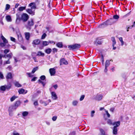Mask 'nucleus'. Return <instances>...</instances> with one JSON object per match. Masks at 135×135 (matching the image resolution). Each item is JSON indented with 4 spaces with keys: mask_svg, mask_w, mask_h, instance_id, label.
Listing matches in <instances>:
<instances>
[{
    "mask_svg": "<svg viewBox=\"0 0 135 135\" xmlns=\"http://www.w3.org/2000/svg\"><path fill=\"white\" fill-rule=\"evenodd\" d=\"M80 47V45L79 44H75L73 45H70L68 46V48L70 50L77 49Z\"/></svg>",
    "mask_w": 135,
    "mask_h": 135,
    "instance_id": "obj_1",
    "label": "nucleus"
},
{
    "mask_svg": "<svg viewBox=\"0 0 135 135\" xmlns=\"http://www.w3.org/2000/svg\"><path fill=\"white\" fill-rule=\"evenodd\" d=\"M26 7H21L19 8V10L20 11H22L23 10L25 9Z\"/></svg>",
    "mask_w": 135,
    "mask_h": 135,
    "instance_id": "obj_46",
    "label": "nucleus"
},
{
    "mask_svg": "<svg viewBox=\"0 0 135 135\" xmlns=\"http://www.w3.org/2000/svg\"><path fill=\"white\" fill-rule=\"evenodd\" d=\"M16 108H17L14 106H11L9 108V114L11 116L12 115V112L14 110H15Z\"/></svg>",
    "mask_w": 135,
    "mask_h": 135,
    "instance_id": "obj_4",
    "label": "nucleus"
},
{
    "mask_svg": "<svg viewBox=\"0 0 135 135\" xmlns=\"http://www.w3.org/2000/svg\"><path fill=\"white\" fill-rule=\"evenodd\" d=\"M49 44V42L47 41H43L42 42V44L44 46H46Z\"/></svg>",
    "mask_w": 135,
    "mask_h": 135,
    "instance_id": "obj_39",
    "label": "nucleus"
},
{
    "mask_svg": "<svg viewBox=\"0 0 135 135\" xmlns=\"http://www.w3.org/2000/svg\"><path fill=\"white\" fill-rule=\"evenodd\" d=\"M51 98L54 100H56L57 98V97L56 93L54 91L51 92Z\"/></svg>",
    "mask_w": 135,
    "mask_h": 135,
    "instance_id": "obj_6",
    "label": "nucleus"
},
{
    "mask_svg": "<svg viewBox=\"0 0 135 135\" xmlns=\"http://www.w3.org/2000/svg\"><path fill=\"white\" fill-rule=\"evenodd\" d=\"M60 62L65 65H67L68 64V62L64 58L61 59L60 60Z\"/></svg>",
    "mask_w": 135,
    "mask_h": 135,
    "instance_id": "obj_20",
    "label": "nucleus"
},
{
    "mask_svg": "<svg viewBox=\"0 0 135 135\" xmlns=\"http://www.w3.org/2000/svg\"><path fill=\"white\" fill-rule=\"evenodd\" d=\"M36 52H33L32 53L31 55L32 56H36Z\"/></svg>",
    "mask_w": 135,
    "mask_h": 135,
    "instance_id": "obj_61",
    "label": "nucleus"
},
{
    "mask_svg": "<svg viewBox=\"0 0 135 135\" xmlns=\"http://www.w3.org/2000/svg\"><path fill=\"white\" fill-rule=\"evenodd\" d=\"M0 89L2 91H5L6 90L5 85L1 86L0 87Z\"/></svg>",
    "mask_w": 135,
    "mask_h": 135,
    "instance_id": "obj_43",
    "label": "nucleus"
},
{
    "mask_svg": "<svg viewBox=\"0 0 135 135\" xmlns=\"http://www.w3.org/2000/svg\"><path fill=\"white\" fill-rule=\"evenodd\" d=\"M18 39L19 41L21 42H23V39L22 37L21 36H19V35H17Z\"/></svg>",
    "mask_w": 135,
    "mask_h": 135,
    "instance_id": "obj_30",
    "label": "nucleus"
},
{
    "mask_svg": "<svg viewBox=\"0 0 135 135\" xmlns=\"http://www.w3.org/2000/svg\"><path fill=\"white\" fill-rule=\"evenodd\" d=\"M12 78V74L11 73H8L7 76H6V78L7 79H11Z\"/></svg>",
    "mask_w": 135,
    "mask_h": 135,
    "instance_id": "obj_23",
    "label": "nucleus"
},
{
    "mask_svg": "<svg viewBox=\"0 0 135 135\" xmlns=\"http://www.w3.org/2000/svg\"><path fill=\"white\" fill-rule=\"evenodd\" d=\"M16 22L17 24H19L20 22L21 18L20 17V14L17 13L16 14Z\"/></svg>",
    "mask_w": 135,
    "mask_h": 135,
    "instance_id": "obj_10",
    "label": "nucleus"
},
{
    "mask_svg": "<svg viewBox=\"0 0 135 135\" xmlns=\"http://www.w3.org/2000/svg\"><path fill=\"white\" fill-rule=\"evenodd\" d=\"M25 35L26 39L27 40H29L30 36V33L29 32H25Z\"/></svg>",
    "mask_w": 135,
    "mask_h": 135,
    "instance_id": "obj_16",
    "label": "nucleus"
},
{
    "mask_svg": "<svg viewBox=\"0 0 135 135\" xmlns=\"http://www.w3.org/2000/svg\"><path fill=\"white\" fill-rule=\"evenodd\" d=\"M111 40L113 42V45L114 46L116 44V42L115 39V38L114 37H113L111 38Z\"/></svg>",
    "mask_w": 135,
    "mask_h": 135,
    "instance_id": "obj_29",
    "label": "nucleus"
},
{
    "mask_svg": "<svg viewBox=\"0 0 135 135\" xmlns=\"http://www.w3.org/2000/svg\"><path fill=\"white\" fill-rule=\"evenodd\" d=\"M95 113L94 110H92L91 111V117H93L94 115V113Z\"/></svg>",
    "mask_w": 135,
    "mask_h": 135,
    "instance_id": "obj_53",
    "label": "nucleus"
},
{
    "mask_svg": "<svg viewBox=\"0 0 135 135\" xmlns=\"http://www.w3.org/2000/svg\"><path fill=\"white\" fill-rule=\"evenodd\" d=\"M6 19L7 21L10 22L11 21V18L10 16H7L6 17Z\"/></svg>",
    "mask_w": 135,
    "mask_h": 135,
    "instance_id": "obj_36",
    "label": "nucleus"
},
{
    "mask_svg": "<svg viewBox=\"0 0 135 135\" xmlns=\"http://www.w3.org/2000/svg\"><path fill=\"white\" fill-rule=\"evenodd\" d=\"M100 132V133L98 134V135H108L106 134L102 128H100L99 129Z\"/></svg>",
    "mask_w": 135,
    "mask_h": 135,
    "instance_id": "obj_12",
    "label": "nucleus"
},
{
    "mask_svg": "<svg viewBox=\"0 0 135 135\" xmlns=\"http://www.w3.org/2000/svg\"><path fill=\"white\" fill-rule=\"evenodd\" d=\"M78 103V102L77 100L73 101L72 102V104L74 106H76Z\"/></svg>",
    "mask_w": 135,
    "mask_h": 135,
    "instance_id": "obj_41",
    "label": "nucleus"
},
{
    "mask_svg": "<svg viewBox=\"0 0 135 135\" xmlns=\"http://www.w3.org/2000/svg\"><path fill=\"white\" fill-rule=\"evenodd\" d=\"M38 69V67H37L34 68L32 70L31 73L32 74H33Z\"/></svg>",
    "mask_w": 135,
    "mask_h": 135,
    "instance_id": "obj_37",
    "label": "nucleus"
},
{
    "mask_svg": "<svg viewBox=\"0 0 135 135\" xmlns=\"http://www.w3.org/2000/svg\"><path fill=\"white\" fill-rule=\"evenodd\" d=\"M107 25H112L115 22L113 18H110L105 21Z\"/></svg>",
    "mask_w": 135,
    "mask_h": 135,
    "instance_id": "obj_5",
    "label": "nucleus"
},
{
    "mask_svg": "<svg viewBox=\"0 0 135 135\" xmlns=\"http://www.w3.org/2000/svg\"><path fill=\"white\" fill-rule=\"evenodd\" d=\"M49 72L51 76L54 75L56 73V71L54 68L50 69Z\"/></svg>",
    "mask_w": 135,
    "mask_h": 135,
    "instance_id": "obj_9",
    "label": "nucleus"
},
{
    "mask_svg": "<svg viewBox=\"0 0 135 135\" xmlns=\"http://www.w3.org/2000/svg\"><path fill=\"white\" fill-rule=\"evenodd\" d=\"M22 114L23 116L24 117H26L28 115V112L27 111H25L23 112Z\"/></svg>",
    "mask_w": 135,
    "mask_h": 135,
    "instance_id": "obj_35",
    "label": "nucleus"
},
{
    "mask_svg": "<svg viewBox=\"0 0 135 135\" xmlns=\"http://www.w3.org/2000/svg\"><path fill=\"white\" fill-rule=\"evenodd\" d=\"M40 41L39 39H36L33 41L32 44L35 45H38L40 43Z\"/></svg>",
    "mask_w": 135,
    "mask_h": 135,
    "instance_id": "obj_13",
    "label": "nucleus"
},
{
    "mask_svg": "<svg viewBox=\"0 0 135 135\" xmlns=\"http://www.w3.org/2000/svg\"><path fill=\"white\" fill-rule=\"evenodd\" d=\"M32 9H28L26 10V11L32 16H33L35 14V11H33Z\"/></svg>",
    "mask_w": 135,
    "mask_h": 135,
    "instance_id": "obj_7",
    "label": "nucleus"
},
{
    "mask_svg": "<svg viewBox=\"0 0 135 135\" xmlns=\"http://www.w3.org/2000/svg\"><path fill=\"white\" fill-rule=\"evenodd\" d=\"M107 124L109 125H113V123H112V120L110 119H108L107 120Z\"/></svg>",
    "mask_w": 135,
    "mask_h": 135,
    "instance_id": "obj_33",
    "label": "nucleus"
},
{
    "mask_svg": "<svg viewBox=\"0 0 135 135\" xmlns=\"http://www.w3.org/2000/svg\"><path fill=\"white\" fill-rule=\"evenodd\" d=\"M38 81L40 83H41L44 87L45 86L46 84V83L45 82H43L40 79H39L38 80Z\"/></svg>",
    "mask_w": 135,
    "mask_h": 135,
    "instance_id": "obj_42",
    "label": "nucleus"
},
{
    "mask_svg": "<svg viewBox=\"0 0 135 135\" xmlns=\"http://www.w3.org/2000/svg\"><path fill=\"white\" fill-rule=\"evenodd\" d=\"M40 79L42 80H44L45 79L46 77L45 75H42L40 77Z\"/></svg>",
    "mask_w": 135,
    "mask_h": 135,
    "instance_id": "obj_55",
    "label": "nucleus"
},
{
    "mask_svg": "<svg viewBox=\"0 0 135 135\" xmlns=\"http://www.w3.org/2000/svg\"><path fill=\"white\" fill-rule=\"evenodd\" d=\"M56 45L59 48H62L63 47V44L62 42H58Z\"/></svg>",
    "mask_w": 135,
    "mask_h": 135,
    "instance_id": "obj_26",
    "label": "nucleus"
},
{
    "mask_svg": "<svg viewBox=\"0 0 135 135\" xmlns=\"http://www.w3.org/2000/svg\"><path fill=\"white\" fill-rule=\"evenodd\" d=\"M26 90L23 89H21L18 90V92L19 94H25L27 93V91Z\"/></svg>",
    "mask_w": 135,
    "mask_h": 135,
    "instance_id": "obj_14",
    "label": "nucleus"
},
{
    "mask_svg": "<svg viewBox=\"0 0 135 135\" xmlns=\"http://www.w3.org/2000/svg\"><path fill=\"white\" fill-rule=\"evenodd\" d=\"M15 85L17 87H20L22 86L21 84H20L18 82H16L15 83Z\"/></svg>",
    "mask_w": 135,
    "mask_h": 135,
    "instance_id": "obj_32",
    "label": "nucleus"
},
{
    "mask_svg": "<svg viewBox=\"0 0 135 135\" xmlns=\"http://www.w3.org/2000/svg\"><path fill=\"white\" fill-rule=\"evenodd\" d=\"M10 63V61H9V59H8L7 61H5L4 62V65H5L7 64H9Z\"/></svg>",
    "mask_w": 135,
    "mask_h": 135,
    "instance_id": "obj_47",
    "label": "nucleus"
},
{
    "mask_svg": "<svg viewBox=\"0 0 135 135\" xmlns=\"http://www.w3.org/2000/svg\"><path fill=\"white\" fill-rule=\"evenodd\" d=\"M113 135H115L117 134L118 130L117 128L114 127L113 128Z\"/></svg>",
    "mask_w": 135,
    "mask_h": 135,
    "instance_id": "obj_15",
    "label": "nucleus"
},
{
    "mask_svg": "<svg viewBox=\"0 0 135 135\" xmlns=\"http://www.w3.org/2000/svg\"><path fill=\"white\" fill-rule=\"evenodd\" d=\"M135 27V21H134V23H133V25L132 26V27H131V28H130V27H128V28H127V31H129V30H128V29H130V28H131L132 27Z\"/></svg>",
    "mask_w": 135,
    "mask_h": 135,
    "instance_id": "obj_50",
    "label": "nucleus"
},
{
    "mask_svg": "<svg viewBox=\"0 0 135 135\" xmlns=\"http://www.w3.org/2000/svg\"><path fill=\"white\" fill-rule=\"evenodd\" d=\"M75 131H73L70 133L69 135H75Z\"/></svg>",
    "mask_w": 135,
    "mask_h": 135,
    "instance_id": "obj_62",
    "label": "nucleus"
},
{
    "mask_svg": "<svg viewBox=\"0 0 135 135\" xmlns=\"http://www.w3.org/2000/svg\"><path fill=\"white\" fill-rule=\"evenodd\" d=\"M110 61H113V60H112L111 59L110 60H107L105 62V67H108L110 65Z\"/></svg>",
    "mask_w": 135,
    "mask_h": 135,
    "instance_id": "obj_17",
    "label": "nucleus"
},
{
    "mask_svg": "<svg viewBox=\"0 0 135 135\" xmlns=\"http://www.w3.org/2000/svg\"><path fill=\"white\" fill-rule=\"evenodd\" d=\"M120 122L117 121V122H115L113 124V125L115 126L114 127H116L117 128V127H119L120 125Z\"/></svg>",
    "mask_w": 135,
    "mask_h": 135,
    "instance_id": "obj_19",
    "label": "nucleus"
},
{
    "mask_svg": "<svg viewBox=\"0 0 135 135\" xmlns=\"http://www.w3.org/2000/svg\"><path fill=\"white\" fill-rule=\"evenodd\" d=\"M119 40L121 43V45L123 46L124 44V42L123 40V38L122 37H120L119 38Z\"/></svg>",
    "mask_w": 135,
    "mask_h": 135,
    "instance_id": "obj_40",
    "label": "nucleus"
},
{
    "mask_svg": "<svg viewBox=\"0 0 135 135\" xmlns=\"http://www.w3.org/2000/svg\"><path fill=\"white\" fill-rule=\"evenodd\" d=\"M96 43L99 45L101 44L102 43V42L101 41V40H100L98 38L97 39L95 42V44H96Z\"/></svg>",
    "mask_w": 135,
    "mask_h": 135,
    "instance_id": "obj_27",
    "label": "nucleus"
},
{
    "mask_svg": "<svg viewBox=\"0 0 135 135\" xmlns=\"http://www.w3.org/2000/svg\"><path fill=\"white\" fill-rule=\"evenodd\" d=\"M6 44L4 42H1L0 43V45L2 47H3L5 46L6 45Z\"/></svg>",
    "mask_w": 135,
    "mask_h": 135,
    "instance_id": "obj_48",
    "label": "nucleus"
},
{
    "mask_svg": "<svg viewBox=\"0 0 135 135\" xmlns=\"http://www.w3.org/2000/svg\"><path fill=\"white\" fill-rule=\"evenodd\" d=\"M10 39L12 41H13L14 42H16V40L13 37H11Z\"/></svg>",
    "mask_w": 135,
    "mask_h": 135,
    "instance_id": "obj_57",
    "label": "nucleus"
},
{
    "mask_svg": "<svg viewBox=\"0 0 135 135\" xmlns=\"http://www.w3.org/2000/svg\"><path fill=\"white\" fill-rule=\"evenodd\" d=\"M57 49L54 48L52 49V52L54 53L56 52L57 51Z\"/></svg>",
    "mask_w": 135,
    "mask_h": 135,
    "instance_id": "obj_58",
    "label": "nucleus"
},
{
    "mask_svg": "<svg viewBox=\"0 0 135 135\" xmlns=\"http://www.w3.org/2000/svg\"><path fill=\"white\" fill-rule=\"evenodd\" d=\"M107 26L106 22H105L102 23L98 26V27L100 28H103Z\"/></svg>",
    "mask_w": 135,
    "mask_h": 135,
    "instance_id": "obj_11",
    "label": "nucleus"
},
{
    "mask_svg": "<svg viewBox=\"0 0 135 135\" xmlns=\"http://www.w3.org/2000/svg\"><path fill=\"white\" fill-rule=\"evenodd\" d=\"M37 78L36 77H34L33 79H32L31 80V81H35L36 80Z\"/></svg>",
    "mask_w": 135,
    "mask_h": 135,
    "instance_id": "obj_64",
    "label": "nucleus"
},
{
    "mask_svg": "<svg viewBox=\"0 0 135 135\" xmlns=\"http://www.w3.org/2000/svg\"><path fill=\"white\" fill-rule=\"evenodd\" d=\"M4 78V77L2 73L0 72V79H3Z\"/></svg>",
    "mask_w": 135,
    "mask_h": 135,
    "instance_id": "obj_54",
    "label": "nucleus"
},
{
    "mask_svg": "<svg viewBox=\"0 0 135 135\" xmlns=\"http://www.w3.org/2000/svg\"><path fill=\"white\" fill-rule=\"evenodd\" d=\"M84 95H82L81 96L79 100L80 101H82L84 99L85 97Z\"/></svg>",
    "mask_w": 135,
    "mask_h": 135,
    "instance_id": "obj_49",
    "label": "nucleus"
},
{
    "mask_svg": "<svg viewBox=\"0 0 135 135\" xmlns=\"http://www.w3.org/2000/svg\"><path fill=\"white\" fill-rule=\"evenodd\" d=\"M9 51V49H5L4 50V52L5 54H6Z\"/></svg>",
    "mask_w": 135,
    "mask_h": 135,
    "instance_id": "obj_59",
    "label": "nucleus"
},
{
    "mask_svg": "<svg viewBox=\"0 0 135 135\" xmlns=\"http://www.w3.org/2000/svg\"><path fill=\"white\" fill-rule=\"evenodd\" d=\"M44 55V54L41 51H38L37 54L36 55V56H43Z\"/></svg>",
    "mask_w": 135,
    "mask_h": 135,
    "instance_id": "obj_21",
    "label": "nucleus"
},
{
    "mask_svg": "<svg viewBox=\"0 0 135 135\" xmlns=\"http://www.w3.org/2000/svg\"><path fill=\"white\" fill-rule=\"evenodd\" d=\"M10 6L9 4H7L6 5V8H5L4 11H5L6 10H8V9H9V8H10Z\"/></svg>",
    "mask_w": 135,
    "mask_h": 135,
    "instance_id": "obj_38",
    "label": "nucleus"
},
{
    "mask_svg": "<svg viewBox=\"0 0 135 135\" xmlns=\"http://www.w3.org/2000/svg\"><path fill=\"white\" fill-rule=\"evenodd\" d=\"M105 112L106 113V114L107 115V117L108 118H109L110 117V115L108 113V112L107 110H105Z\"/></svg>",
    "mask_w": 135,
    "mask_h": 135,
    "instance_id": "obj_52",
    "label": "nucleus"
},
{
    "mask_svg": "<svg viewBox=\"0 0 135 135\" xmlns=\"http://www.w3.org/2000/svg\"><path fill=\"white\" fill-rule=\"evenodd\" d=\"M34 24V22L33 19H31L28 20L27 23L26 25V27L27 28L29 29H31V27L33 26Z\"/></svg>",
    "mask_w": 135,
    "mask_h": 135,
    "instance_id": "obj_3",
    "label": "nucleus"
},
{
    "mask_svg": "<svg viewBox=\"0 0 135 135\" xmlns=\"http://www.w3.org/2000/svg\"><path fill=\"white\" fill-rule=\"evenodd\" d=\"M46 36V34L45 33H44L42 35L41 38L42 39H44Z\"/></svg>",
    "mask_w": 135,
    "mask_h": 135,
    "instance_id": "obj_51",
    "label": "nucleus"
},
{
    "mask_svg": "<svg viewBox=\"0 0 135 135\" xmlns=\"http://www.w3.org/2000/svg\"><path fill=\"white\" fill-rule=\"evenodd\" d=\"M12 53H10L9 54L3 56V57L6 56L7 57H8L9 58V59L12 58Z\"/></svg>",
    "mask_w": 135,
    "mask_h": 135,
    "instance_id": "obj_31",
    "label": "nucleus"
},
{
    "mask_svg": "<svg viewBox=\"0 0 135 135\" xmlns=\"http://www.w3.org/2000/svg\"><path fill=\"white\" fill-rule=\"evenodd\" d=\"M29 18V16L26 13H23L21 15V20H22L23 22H25L27 21Z\"/></svg>",
    "mask_w": 135,
    "mask_h": 135,
    "instance_id": "obj_2",
    "label": "nucleus"
},
{
    "mask_svg": "<svg viewBox=\"0 0 135 135\" xmlns=\"http://www.w3.org/2000/svg\"><path fill=\"white\" fill-rule=\"evenodd\" d=\"M33 104L35 106H37L38 105V103L37 101H35L34 102Z\"/></svg>",
    "mask_w": 135,
    "mask_h": 135,
    "instance_id": "obj_63",
    "label": "nucleus"
},
{
    "mask_svg": "<svg viewBox=\"0 0 135 135\" xmlns=\"http://www.w3.org/2000/svg\"><path fill=\"white\" fill-rule=\"evenodd\" d=\"M13 135H20L19 133L17 132L16 131H14L13 132Z\"/></svg>",
    "mask_w": 135,
    "mask_h": 135,
    "instance_id": "obj_60",
    "label": "nucleus"
},
{
    "mask_svg": "<svg viewBox=\"0 0 135 135\" xmlns=\"http://www.w3.org/2000/svg\"><path fill=\"white\" fill-rule=\"evenodd\" d=\"M4 16H2V14H0V22H1L2 24L3 23V22H2V21L4 18Z\"/></svg>",
    "mask_w": 135,
    "mask_h": 135,
    "instance_id": "obj_44",
    "label": "nucleus"
},
{
    "mask_svg": "<svg viewBox=\"0 0 135 135\" xmlns=\"http://www.w3.org/2000/svg\"><path fill=\"white\" fill-rule=\"evenodd\" d=\"M21 102L20 101H17L15 102V106L17 108L20 105Z\"/></svg>",
    "mask_w": 135,
    "mask_h": 135,
    "instance_id": "obj_22",
    "label": "nucleus"
},
{
    "mask_svg": "<svg viewBox=\"0 0 135 135\" xmlns=\"http://www.w3.org/2000/svg\"><path fill=\"white\" fill-rule=\"evenodd\" d=\"M28 6L31 7V9H35L36 8V4L35 2H32L30 3L28 5Z\"/></svg>",
    "mask_w": 135,
    "mask_h": 135,
    "instance_id": "obj_8",
    "label": "nucleus"
},
{
    "mask_svg": "<svg viewBox=\"0 0 135 135\" xmlns=\"http://www.w3.org/2000/svg\"><path fill=\"white\" fill-rule=\"evenodd\" d=\"M17 97L15 95L13 96L10 99L11 101V102L13 101L16 99L17 98Z\"/></svg>",
    "mask_w": 135,
    "mask_h": 135,
    "instance_id": "obj_34",
    "label": "nucleus"
},
{
    "mask_svg": "<svg viewBox=\"0 0 135 135\" xmlns=\"http://www.w3.org/2000/svg\"><path fill=\"white\" fill-rule=\"evenodd\" d=\"M6 90H8L9 89H11V84L9 83L7 85H5Z\"/></svg>",
    "mask_w": 135,
    "mask_h": 135,
    "instance_id": "obj_18",
    "label": "nucleus"
},
{
    "mask_svg": "<svg viewBox=\"0 0 135 135\" xmlns=\"http://www.w3.org/2000/svg\"><path fill=\"white\" fill-rule=\"evenodd\" d=\"M57 118V116H55L53 117L52 118V119L53 121H55L56 120Z\"/></svg>",
    "mask_w": 135,
    "mask_h": 135,
    "instance_id": "obj_56",
    "label": "nucleus"
},
{
    "mask_svg": "<svg viewBox=\"0 0 135 135\" xmlns=\"http://www.w3.org/2000/svg\"><path fill=\"white\" fill-rule=\"evenodd\" d=\"M102 98V96L100 95H98L96 97V99L98 100H100Z\"/></svg>",
    "mask_w": 135,
    "mask_h": 135,
    "instance_id": "obj_24",
    "label": "nucleus"
},
{
    "mask_svg": "<svg viewBox=\"0 0 135 135\" xmlns=\"http://www.w3.org/2000/svg\"><path fill=\"white\" fill-rule=\"evenodd\" d=\"M119 18V16L117 15H116L113 16V18L115 20H118Z\"/></svg>",
    "mask_w": 135,
    "mask_h": 135,
    "instance_id": "obj_45",
    "label": "nucleus"
},
{
    "mask_svg": "<svg viewBox=\"0 0 135 135\" xmlns=\"http://www.w3.org/2000/svg\"><path fill=\"white\" fill-rule=\"evenodd\" d=\"M45 52L48 54H49L52 51V50L50 48H48L45 50Z\"/></svg>",
    "mask_w": 135,
    "mask_h": 135,
    "instance_id": "obj_28",
    "label": "nucleus"
},
{
    "mask_svg": "<svg viewBox=\"0 0 135 135\" xmlns=\"http://www.w3.org/2000/svg\"><path fill=\"white\" fill-rule=\"evenodd\" d=\"M1 37L2 40H3V42L6 43H8V41L2 35L1 36Z\"/></svg>",
    "mask_w": 135,
    "mask_h": 135,
    "instance_id": "obj_25",
    "label": "nucleus"
}]
</instances>
